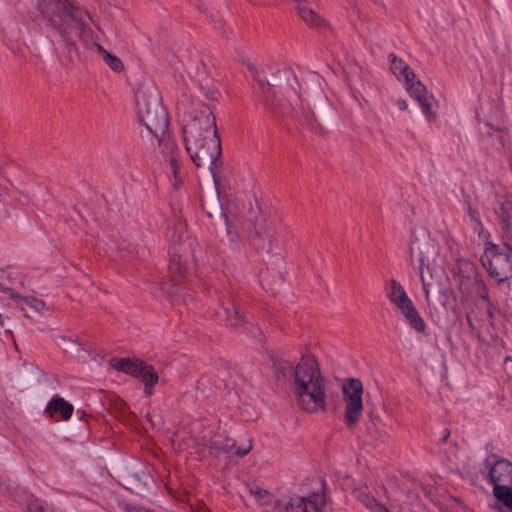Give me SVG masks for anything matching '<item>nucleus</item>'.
<instances>
[{
  "mask_svg": "<svg viewBox=\"0 0 512 512\" xmlns=\"http://www.w3.org/2000/svg\"><path fill=\"white\" fill-rule=\"evenodd\" d=\"M255 80H256L258 87L262 90L263 93H268L271 90V87L274 85L268 81L265 82V80L260 78L259 75L256 77Z\"/></svg>",
  "mask_w": 512,
  "mask_h": 512,
  "instance_id": "nucleus-31",
  "label": "nucleus"
},
{
  "mask_svg": "<svg viewBox=\"0 0 512 512\" xmlns=\"http://www.w3.org/2000/svg\"><path fill=\"white\" fill-rule=\"evenodd\" d=\"M133 112L142 145L151 151L159 148L173 175L171 184L177 188L181 183L180 162L166 108L149 87L140 86L135 91Z\"/></svg>",
  "mask_w": 512,
  "mask_h": 512,
  "instance_id": "nucleus-1",
  "label": "nucleus"
},
{
  "mask_svg": "<svg viewBox=\"0 0 512 512\" xmlns=\"http://www.w3.org/2000/svg\"><path fill=\"white\" fill-rule=\"evenodd\" d=\"M180 230L182 227L176 226L169 229L167 234L170 241L169 280L161 284V290L173 302L183 301L188 304L190 299V295L186 292L187 265L190 257L188 251L192 250L194 241L185 240L184 236L180 234Z\"/></svg>",
  "mask_w": 512,
  "mask_h": 512,
  "instance_id": "nucleus-3",
  "label": "nucleus"
},
{
  "mask_svg": "<svg viewBox=\"0 0 512 512\" xmlns=\"http://www.w3.org/2000/svg\"><path fill=\"white\" fill-rule=\"evenodd\" d=\"M357 498L371 512H391L385 505L379 503L373 496L365 491H359Z\"/></svg>",
  "mask_w": 512,
  "mask_h": 512,
  "instance_id": "nucleus-27",
  "label": "nucleus"
},
{
  "mask_svg": "<svg viewBox=\"0 0 512 512\" xmlns=\"http://www.w3.org/2000/svg\"><path fill=\"white\" fill-rule=\"evenodd\" d=\"M390 69L399 81L409 82L415 78L413 70L394 54L389 55Z\"/></svg>",
  "mask_w": 512,
  "mask_h": 512,
  "instance_id": "nucleus-19",
  "label": "nucleus"
},
{
  "mask_svg": "<svg viewBox=\"0 0 512 512\" xmlns=\"http://www.w3.org/2000/svg\"><path fill=\"white\" fill-rule=\"evenodd\" d=\"M79 352H80L79 359H80L81 361H84V362H85V357H84V355H82V354H85V353H87V352H86L84 349H82V348H79Z\"/></svg>",
  "mask_w": 512,
  "mask_h": 512,
  "instance_id": "nucleus-35",
  "label": "nucleus"
},
{
  "mask_svg": "<svg viewBox=\"0 0 512 512\" xmlns=\"http://www.w3.org/2000/svg\"><path fill=\"white\" fill-rule=\"evenodd\" d=\"M481 263L490 277L502 283L512 278V246L486 242Z\"/></svg>",
  "mask_w": 512,
  "mask_h": 512,
  "instance_id": "nucleus-5",
  "label": "nucleus"
},
{
  "mask_svg": "<svg viewBox=\"0 0 512 512\" xmlns=\"http://www.w3.org/2000/svg\"><path fill=\"white\" fill-rule=\"evenodd\" d=\"M494 210L501 221L503 243L512 246V199L498 201Z\"/></svg>",
  "mask_w": 512,
  "mask_h": 512,
  "instance_id": "nucleus-15",
  "label": "nucleus"
},
{
  "mask_svg": "<svg viewBox=\"0 0 512 512\" xmlns=\"http://www.w3.org/2000/svg\"><path fill=\"white\" fill-rule=\"evenodd\" d=\"M9 297L16 301L17 306L21 310L29 307L34 312H42L45 309V302L34 296H21L14 290H9Z\"/></svg>",
  "mask_w": 512,
  "mask_h": 512,
  "instance_id": "nucleus-20",
  "label": "nucleus"
},
{
  "mask_svg": "<svg viewBox=\"0 0 512 512\" xmlns=\"http://www.w3.org/2000/svg\"><path fill=\"white\" fill-rule=\"evenodd\" d=\"M9 290H12L11 288L5 287L2 284H0V291L7 294L9 296Z\"/></svg>",
  "mask_w": 512,
  "mask_h": 512,
  "instance_id": "nucleus-33",
  "label": "nucleus"
},
{
  "mask_svg": "<svg viewBox=\"0 0 512 512\" xmlns=\"http://www.w3.org/2000/svg\"><path fill=\"white\" fill-rule=\"evenodd\" d=\"M495 498L503 505L508 512H512V487L500 488L497 487L496 491H493Z\"/></svg>",
  "mask_w": 512,
  "mask_h": 512,
  "instance_id": "nucleus-28",
  "label": "nucleus"
},
{
  "mask_svg": "<svg viewBox=\"0 0 512 512\" xmlns=\"http://www.w3.org/2000/svg\"><path fill=\"white\" fill-rule=\"evenodd\" d=\"M481 297H482L484 300H486V299L488 298V295H487V293H485V294H482V295H481Z\"/></svg>",
  "mask_w": 512,
  "mask_h": 512,
  "instance_id": "nucleus-39",
  "label": "nucleus"
},
{
  "mask_svg": "<svg viewBox=\"0 0 512 512\" xmlns=\"http://www.w3.org/2000/svg\"><path fill=\"white\" fill-rule=\"evenodd\" d=\"M402 315L405 317L406 321L415 331L419 333H424L426 330V324L423 318L420 316L418 310L411 300L397 307Z\"/></svg>",
  "mask_w": 512,
  "mask_h": 512,
  "instance_id": "nucleus-18",
  "label": "nucleus"
},
{
  "mask_svg": "<svg viewBox=\"0 0 512 512\" xmlns=\"http://www.w3.org/2000/svg\"><path fill=\"white\" fill-rule=\"evenodd\" d=\"M225 222H226V226H227V233L230 234L231 233V227H230V224H229L227 218L225 219Z\"/></svg>",
  "mask_w": 512,
  "mask_h": 512,
  "instance_id": "nucleus-38",
  "label": "nucleus"
},
{
  "mask_svg": "<svg viewBox=\"0 0 512 512\" xmlns=\"http://www.w3.org/2000/svg\"><path fill=\"white\" fill-rule=\"evenodd\" d=\"M185 71L189 77L198 84L199 89L203 91L208 99H216L218 90L213 85L212 79L208 76L206 65L199 59L192 60Z\"/></svg>",
  "mask_w": 512,
  "mask_h": 512,
  "instance_id": "nucleus-11",
  "label": "nucleus"
},
{
  "mask_svg": "<svg viewBox=\"0 0 512 512\" xmlns=\"http://www.w3.org/2000/svg\"><path fill=\"white\" fill-rule=\"evenodd\" d=\"M404 83L410 97L414 98L420 105L426 120L429 122L434 120L435 114L432 110L434 98L427 93L426 87L419 80H416V77Z\"/></svg>",
  "mask_w": 512,
  "mask_h": 512,
  "instance_id": "nucleus-14",
  "label": "nucleus"
},
{
  "mask_svg": "<svg viewBox=\"0 0 512 512\" xmlns=\"http://www.w3.org/2000/svg\"><path fill=\"white\" fill-rule=\"evenodd\" d=\"M209 382L208 377H202L199 381V386H205Z\"/></svg>",
  "mask_w": 512,
  "mask_h": 512,
  "instance_id": "nucleus-34",
  "label": "nucleus"
},
{
  "mask_svg": "<svg viewBox=\"0 0 512 512\" xmlns=\"http://www.w3.org/2000/svg\"><path fill=\"white\" fill-rule=\"evenodd\" d=\"M449 434H450V432L448 430H444V434H443L442 440L446 441V439L448 438Z\"/></svg>",
  "mask_w": 512,
  "mask_h": 512,
  "instance_id": "nucleus-36",
  "label": "nucleus"
},
{
  "mask_svg": "<svg viewBox=\"0 0 512 512\" xmlns=\"http://www.w3.org/2000/svg\"><path fill=\"white\" fill-rule=\"evenodd\" d=\"M200 442L204 447H208L215 456L224 455L226 458H242L252 449L251 439H245L239 444L235 440L228 438L223 433L215 431L214 426H207L200 436Z\"/></svg>",
  "mask_w": 512,
  "mask_h": 512,
  "instance_id": "nucleus-7",
  "label": "nucleus"
},
{
  "mask_svg": "<svg viewBox=\"0 0 512 512\" xmlns=\"http://www.w3.org/2000/svg\"><path fill=\"white\" fill-rule=\"evenodd\" d=\"M296 4V9L301 19L310 27L321 29L325 27L326 22L310 6L307 0H292Z\"/></svg>",
  "mask_w": 512,
  "mask_h": 512,
  "instance_id": "nucleus-17",
  "label": "nucleus"
},
{
  "mask_svg": "<svg viewBox=\"0 0 512 512\" xmlns=\"http://www.w3.org/2000/svg\"><path fill=\"white\" fill-rule=\"evenodd\" d=\"M273 366L276 377L289 382L292 396L325 379L318 362L311 355L303 356L296 365L286 359L273 360Z\"/></svg>",
  "mask_w": 512,
  "mask_h": 512,
  "instance_id": "nucleus-4",
  "label": "nucleus"
},
{
  "mask_svg": "<svg viewBox=\"0 0 512 512\" xmlns=\"http://www.w3.org/2000/svg\"><path fill=\"white\" fill-rule=\"evenodd\" d=\"M46 411L50 415L60 413L62 418L64 420H67L71 417L73 413V406L70 403H68L64 398L56 396L47 404Z\"/></svg>",
  "mask_w": 512,
  "mask_h": 512,
  "instance_id": "nucleus-21",
  "label": "nucleus"
},
{
  "mask_svg": "<svg viewBox=\"0 0 512 512\" xmlns=\"http://www.w3.org/2000/svg\"><path fill=\"white\" fill-rule=\"evenodd\" d=\"M217 315L232 327L246 326L247 323L236 305L235 298L231 295L228 299L222 300Z\"/></svg>",
  "mask_w": 512,
  "mask_h": 512,
  "instance_id": "nucleus-16",
  "label": "nucleus"
},
{
  "mask_svg": "<svg viewBox=\"0 0 512 512\" xmlns=\"http://www.w3.org/2000/svg\"><path fill=\"white\" fill-rule=\"evenodd\" d=\"M345 404L344 421L348 426L356 425L363 412V385L358 379H349L342 386Z\"/></svg>",
  "mask_w": 512,
  "mask_h": 512,
  "instance_id": "nucleus-8",
  "label": "nucleus"
},
{
  "mask_svg": "<svg viewBox=\"0 0 512 512\" xmlns=\"http://www.w3.org/2000/svg\"><path fill=\"white\" fill-rule=\"evenodd\" d=\"M486 479L493 485L502 489L512 487V463L504 458L489 457L486 460Z\"/></svg>",
  "mask_w": 512,
  "mask_h": 512,
  "instance_id": "nucleus-10",
  "label": "nucleus"
},
{
  "mask_svg": "<svg viewBox=\"0 0 512 512\" xmlns=\"http://www.w3.org/2000/svg\"><path fill=\"white\" fill-rule=\"evenodd\" d=\"M110 368L126 373L128 371V362L126 359L113 358L110 361Z\"/></svg>",
  "mask_w": 512,
  "mask_h": 512,
  "instance_id": "nucleus-29",
  "label": "nucleus"
},
{
  "mask_svg": "<svg viewBox=\"0 0 512 512\" xmlns=\"http://www.w3.org/2000/svg\"><path fill=\"white\" fill-rule=\"evenodd\" d=\"M409 260L411 265L419 270L421 279L423 280V268L427 265L428 260L420 248L418 241L415 239H412L410 243Z\"/></svg>",
  "mask_w": 512,
  "mask_h": 512,
  "instance_id": "nucleus-23",
  "label": "nucleus"
},
{
  "mask_svg": "<svg viewBox=\"0 0 512 512\" xmlns=\"http://www.w3.org/2000/svg\"><path fill=\"white\" fill-rule=\"evenodd\" d=\"M4 325H5L4 317H3V315L0 313V327L2 328V327H4Z\"/></svg>",
  "mask_w": 512,
  "mask_h": 512,
  "instance_id": "nucleus-37",
  "label": "nucleus"
},
{
  "mask_svg": "<svg viewBox=\"0 0 512 512\" xmlns=\"http://www.w3.org/2000/svg\"><path fill=\"white\" fill-rule=\"evenodd\" d=\"M279 73L284 75V77L287 80V84L293 93V96L292 95L289 96L290 97V99H289L290 105L291 106L298 105V102L300 104H302L303 100H302V95H301L300 91H298L299 82H298L297 77L290 70L279 71ZM293 109H295V107H293Z\"/></svg>",
  "mask_w": 512,
  "mask_h": 512,
  "instance_id": "nucleus-25",
  "label": "nucleus"
},
{
  "mask_svg": "<svg viewBox=\"0 0 512 512\" xmlns=\"http://www.w3.org/2000/svg\"><path fill=\"white\" fill-rule=\"evenodd\" d=\"M310 386L293 396L297 406L309 413L324 412L327 409L330 394L327 380L324 379Z\"/></svg>",
  "mask_w": 512,
  "mask_h": 512,
  "instance_id": "nucleus-9",
  "label": "nucleus"
},
{
  "mask_svg": "<svg viewBox=\"0 0 512 512\" xmlns=\"http://www.w3.org/2000/svg\"><path fill=\"white\" fill-rule=\"evenodd\" d=\"M324 506V495L313 493L291 497L278 512H323Z\"/></svg>",
  "mask_w": 512,
  "mask_h": 512,
  "instance_id": "nucleus-12",
  "label": "nucleus"
},
{
  "mask_svg": "<svg viewBox=\"0 0 512 512\" xmlns=\"http://www.w3.org/2000/svg\"><path fill=\"white\" fill-rule=\"evenodd\" d=\"M387 297L389 300L396 306L399 307L400 305L406 303L407 301L411 300L402 285L397 282L396 280H390V282L387 285Z\"/></svg>",
  "mask_w": 512,
  "mask_h": 512,
  "instance_id": "nucleus-24",
  "label": "nucleus"
},
{
  "mask_svg": "<svg viewBox=\"0 0 512 512\" xmlns=\"http://www.w3.org/2000/svg\"><path fill=\"white\" fill-rule=\"evenodd\" d=\"M249 492L259 505L271 509L276 508V499L269 491L261 488L257 484H251L249 486Z\"/></svg>",
  "mask_w": 512,
  "mask_h": 512,
  "instance_id": "nucleus-22",
  "label": "nucleus"
},
{
  "mask_svg": "<svg viewBox=\"0 0 512 512\" xmlns=\"http://www.w3.org/2000/svg\"><path fill=\"white\" fill-rule=\"evenodd\" d=\"M196 114L183 127L187 153L197 167L208 166L213 176L221 156V144L217 135L215 117L209 106L197 103Z\"/></svg>",
  "mask_w": 512,
  "mask_h": 512,
  "instance_id": "nucleus-2",
  "label": "nucleus"
},
{
  "mask_svg": "<svg viewBox=\"0 0 512 512\" xmlns=\"http://www.w3.org/2000/svg\"><path fill=\"white\" fill-rule=\"evenodd\" d=\"M130 376L142 382L146 396H151L154 393L158 374L150 364L141 359L130 358Z\"/></svg>",
  "mask_w": 512,
  "mask_h": 512,
  "instance_id": "nucleus-13",
  "label": "nucleus"
},
{
  "mask_svg": "<svg viewBox=\"0 0 512 512\" xmlns=\"http://www.w3.org/2000/svg\"><path fill=\"white\" fill-rule=\"evenodd\" d=\"M494 131L497 132L500 141H502V135H501L500 130L499 129H495L490 123L485 122L480 127V133H482V134H487V135L491 136ZM501 143L503 144V142H501Z\"/></svg>",
  "mask_w": 512,
  "mask_h": 512,
  "instance_id": "nucleus-30",
  "label": "nucleus"
},
{
  "mask_svg": "<svg viewBox=\"0 0 512 512\" xmlns=\"http://www.w3.org/2000/svg\"><path fill=\"white\" fill-rule=\"evenodd\" d=\"M42 12L47 17H50L55 25L58 22L52 17L59 16L62 21L70 22L69 28L77 30L83 38H89L91 34V29L89 28L91 18L86 11L72 6L67 3V0H45Z\"/></svg>",
  "mask_w": 512,
  "mask_h": 512,
  "instance_id": "nucleus-6",
  "label": "nucleus"
},
{
  "mask_svg": "<svg viewBox=\"0 0 512 512\" xmlns=\"http://www.w3.org/2000/svg\"><path fill=\"white\" fill-rule=\"evenodd\" d=\"M95 50L102 57L103 61L116 73L124 71L123 62L114 54L105 50L100 44H94Z\"/></svg>",
  "mask_w": 512,
  "mask_h": 512,
  "instance_id": "nucleus-26",
  "label": "nucleus"
},
{
  "mask_svg": "<svg viewBox=\"0 0 512 512\" xmlns=\"http://www.w3.org/2000/svg\"><path fill=\"white\" fill-rule=\"evenodd\" d=\"M394 104L402 111H407L408 114L411 112L408 110V102L405 99H397L394 101Z\"/></svg>",
  "mask_w": 512,
  "mask_h": 512,
  "instance_id": "nucleus-32",
  "label": "nucleus"
}]
</instances>
